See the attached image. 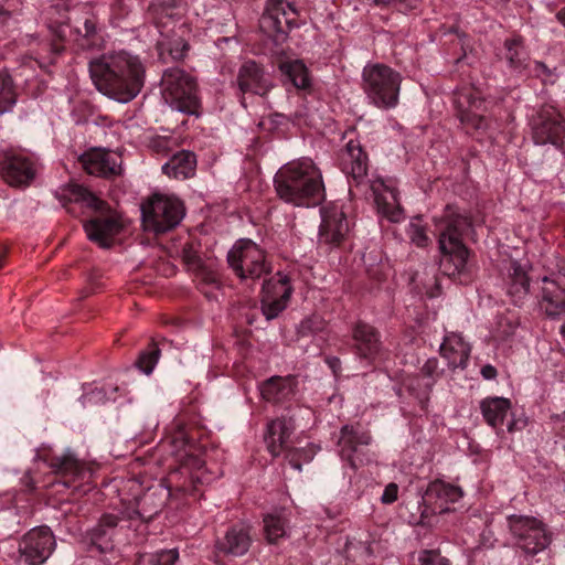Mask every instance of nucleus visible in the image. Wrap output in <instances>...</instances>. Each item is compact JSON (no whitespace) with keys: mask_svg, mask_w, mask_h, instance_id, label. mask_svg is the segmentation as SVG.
I'll return each mask as SVG.
<instances>
[{"mask_svg":"<svg viewBox=\"0 0 565 565\" xmlns=\"http://www.w3.org/2000/svg\"><path fill=\"white\" fill-rule=\"evenodd\" d=\"M326 363L331 369L334 375H337L341 370V361L337 356H327Z\"/></svg>","mask_w":565,"mask_h":565,"instance_id":"obj_53","label":"nucleus"},{"mask_svg":"<svg viewBox=\"0 0 565 565\" xmlns=\"http://www.w3.org/2000/svg\"><path fill=\"white\" fill-rule=\"evenodd\" d=\"M6 264V252L0 254V268H2Z\"/></svg>","mask_w":565,"mask_h":565,"instance_id":"obj_61","label":"nucleus"},{"mask_svg":"<svg viewBox=\"0 0 565 565\" xmlns=\"http://www.w3.org/2000/svg\"><path fill=\"white\" fill-rule=\"evenodd\" d=\"M227 262L243 280L258 279L270 271L265 252L253 241L238 239L227 254Z\"/></svg>","mask_w":565,"mask_h":565,"instance_id":"obj_10","label":"nucleus"},{"mask_svg":"<svg viewBox=\"0 0 565 565\" xmlns=\"http://www.w3.org/2000/svg\"><path fill=\"white\" fill-rule=\"evenodd\" d=\"M160 350L156 343H151L147 350L140 353L136 365L145 374L149 375L158 363Z\"/></svg>","mask_w":565,"mask_h":565,"instance_id":"obj_40","label":"nucleus"},{"mask_svg":"<svg viewBox=\"0 0 565 565\" xmlns=\"http://www.w3.org/2000/svg\"><path fill=\"white\" fill-rule=\"evenodd\" d=\"M532 138L535 145L550 143L565 151V118L553 106L542 107L532 120Z\"/></svg>","mask_w":565,"mask_h":565,"instance_id":"obj_13","label":"nucleus"},{"mask_svg":"<svg viewBox=\"0 0 565 565\" xmlns=\"http://www.w3.org/2000/svg\"><path fill=\"white\" fill-rule=\"evenodd\" d=\"M462 495L463 491L460 487L437 479L428 484L423 501L425 503L435 502L437 507L433 509V512L435 513L436 509H439V513H443L449 510L448 503L458 502Z\"/></svg>","mask_w":565,"mask_h":565,"instance_id":"obj_23","label":"nucleus"},{"mask_svg":"<svg viewBox=\"0 0 565 565\" xmlns=\"http://www.w3.org/2000/svg\"><path fill=\"white\" fill-rule=\"evenodd\" d=\"M458 116L462 124L480 129L484 126V118L480 114L484 100L476 96L471 90H461L456 94L455 99Z\"/></svg>","mask_w":565,"mask_h":565,"instance_id":"obj_22","label":"nucleus"},{"mask_svg":"<svg viewBox=\"0 0 565 565\" xmlns=\"http://www.w3.org/2000/svg\"><path fill=\"white\" fill-rule=\"evenodd\" d=\"M17 103V93L11 76L0 72V114L12 110Z\"/></svg>","mask_w":565,"mask_h":565,"instance_id":"obj_35","label":"nucleus"},{"mask_svg":"<svg viewBox=\"0 0 565 565\" xmlns=\"http://www.w3.org/2000/svg\"><path fill=\"white\" fill-rule=\"evenodd\" d=\"M280 72L299 89L310 86L308 68L300 60L285 61L279 64Z\"/></svg>","mask_w":565,"mask_h":565,"instance_id":"obj_33","label":"nucleus"},{"mask_svg":"<svg viewBox=\"0 0 565 565\" xmlns=\"http://www.w3.org/2000/svg\"><path fill=\"white\" fill-rule=\"evenodd\" d=\"M340 167L356 186H367L371 190L381 217L392 223L404 220V210L399 204L395 181L380 177L369 178L367 156L359 140L351 139L347 142L340 154Z\"/></svg>","mask_w":565,"mask_h":565,"instance_id":"obj_2","label":"nucleus"},{"mask_svg":"<svg viewBox=\"0 0 565 565\" xmlns=\"http://www.w3.org/2000/svg\"><path fill=\"white\" fill-rule=\"evenodd\" d=\"M530 291V279L525 268L516 260L509 267L508 294L515 305H519Z\"/></svg>","mask_w":565,"mask_h":565,"instance_id":"obj_31","label":"nucleus"},{"mask_svg":"<svg viewBox=\"0 0 565 565\" xmlns=\"http://www.w3.org/2000/svg\"><path fill=\"white\" fill-rule=\"evenodd\" d=\"M136 520L125 510L115 513H104L98 523L88 532L90 543L99 552L113 550L115 543L130 541V530H135Z\"/></svg>","mask_w":565,"mask_h":565,"instance_id":"obj_9","label":"nucleus"},{"mask_svg":"<svg viewBox=\"0 0 565 565\" xmlns=\"http://www.w3.org/2000/svg\"><path fill=\"white\" fill-rule=\"evenodd\" d=\"M507 54L505 57L513 68H520L523 66L525 60V53L520 39H511L505 41Z\"/></svg>","mask_w":565,"mask_h":565,"instance_id":"obj_41","label":"nucleus"},{"mask_svg":"<svg viewBox=\"0 0 565 565\" xmlns=\"http://www.w3.org/2000/svg\"><path fill=\"white\" fill-rule=\"evenodd\" d=\"M162 96L172 109L186 115H200L196 82L183 70L174 67L163 73Z\"/></svg>","mask_w":565,"mask_h":565,"instance_id":"obj_7","label":"nucleus"},{"mask_svg":"<svg viewBox=\"0 0 565 565\" xmlns=\"http://www.w3.org/2000/svg\"><path fill=\"white\" fill-rule=\"evenodd\" d=\"M419 565H450L448 558L441 556L438 551L425 550L419 553Z\"/></svg>","mask_w":565,"mask_h":565,"instance_id":"obj_47","label":"nucleus"},{"mask_svg":"<svg viewBox=\"0 0 565 565\" xmlns=\"http://www.w3.org/2000/svg\"><path fill=\"white\" fill-rule=\"evenodd\" d=\"M179 558V553L175 548L162 550L152 554L149 557L151 565H173Z\"/></svg>","mask_w":565,"mask_h":565,"instance_id":"obj_46","label":"nucleus"},{"mask_svg":"<svg viewBox=\"0 0 565 565\" xmlns=\"http://www.w3.org/2000/svg\"><path fill=\"white\" fill-rule=\"evenodd\" d=\"M529 425V418L524 413H512L508 422L507 430L510 434L522 431Z\"/></svg>","mask_w":565,"mask_h":565,"instance_id":"obj_48","label":"nucleus"},{"mask_svg":"<svg viewBox=\"0 0 565 565\" xmlns=\"http://www.w3.org/2000/svg\"><path fill=\"white\" fill-rule=\"evenodd\" d=\"M363 90L369 102L381 109L398 104L402 75L384 64H367L362 72Z\"/></svg>","mask_w":565,"mask_h":565,"instance_id":"obj_6","label":"nucleus"},{"mask_svg":"<svg viewBox=\"0 0 565 565\" xmlns=\"http://www.w3.org/2000/svg\"><path fill=\"white\" fill-rule=\"evenodd\" d=\"M543 281L548 284L542 290V307L551 318L565 317V289L550 281L547 277Z\"/></svg>","mask_w":565,"mask_h":565,"instance_id":"obj_29","label":"nucleus"},{"mask_svg":"<svg viewBox=\"0 0 565 565\" xmlns=\"http://www.w3.org/2000/svg\"><path fill=\"white\" fill-rule=\"evenodd\" d=\"M173 443L179 445V449L172 451V456H174L177 459H194L186 451L188 441L182 433H180L179 436L173 439Z\"/></svg>","mask_w":565,"mask_h":565,"instance_id":"obj_50","label":"nucleus"},{"mask_svg":"<svg viewBox=\"0 0 565 565\" xmlns=\"http://www.w3.org/2000/svg\"><path fill=\"white\" fill-rule=\"evenodd\" d=\"M85 29H86V34L93 33L94 32V24H93V22L87 20L85 22Z\"/></svg>","mask_w":565,"mask_h":565,"instance_id":"obj_59","label":"nucleus"},{"mask_svg":"<svg viewBox=\"0 0 565 565\" xmlns=\"http://www.w3.org/2000/svg\"><path fill=\"white\" fill-rule=\"evenodd\" d=\"M19 562L35 565V529H31L19 543Z\"/></svg>","mask_w":565,"mask_h":565,"instance_id":"obj_38","label":"nucleus"},{"mask_svg":"<svg viewBox=\"0 0 565 565\" xmlns=\"http://www.w3.org/2000/svg\"><path fill=\"white\" fill-rule=\"evenodd\" d=\"M154 497L156 492L148 490L141 497L135 498L134 508H125V511L129 512L136 520L135 531H137L139 526L143 525L145 522L152 520L160 511L162 502L154 503Z\"/></svg>","mask_w":565,"mask_h":565,"instance_id":"obj_27","label":"nucleus"},{"mask_svg":"<svg viewBox=\"0 0 565 565\" xmlns=\"http://www.w3.org/2000/svg\"><path fill=\"white\" fill-rule=\"evenodd\" d=\"M57 198L72 214H75V211L68 206L70 204L95 213L84 223V230L88 239L103 248L110 247L124 230L125 225L119 213L81 184L71 183L63 186Z\"/></svg>","mask_w":565,"mask_h":565,"instance_id":"obj_3","label":"nucleus"},{"mask_svg":"<svg viewBox=\"0 0 565 565\" xmlns=\"http://www.w3.org/2000/svg\"><path fill=\"white\" fill-rule=\"evenodd\" d=\"M322 222L319 228V242L329 247L339 246L349 233V222L338 204L321 210Z\"/></svg>","mask_w":565,"mask_h":565,"instance_id":"obj_15","label":"nucleus"},{"mask_svg":"<svg viewBox=\"0 0 565 565\" xmlns=\"http://www.w3.org/2000/svg\"><path fill=\"white\" fill-rule=\"evenodd\" d=\"M406 234L412 244L417 247H426L430 243L427 231L420 217H414L409 221Z\"/></svg>","mask_w":565,"mask_h":565,"instance_id":"obj_37","label":"nucleus"},{"mask_svg":"<svg viewBox=\"0 0 565 565\" xmlns=\"http://www.w3.org/2000/svg\"><path fill=\"white\" fill-rule=\"evenodd\" d=\"M32 162L23 154H12L2 166V177L11 186H24L33 179Z\"/></svg>","mask_w":565,"mask_h":565,"instance_id":"obj_24","label":"nucleus"},{"mask_svg":"<svg viewBox=\"0 0 565 565\" xmlns=\"http://www.w3.org/2000/svg\"><path fill=\"white\" fill-rule=\"evenodd\" d=\"M559 332H561L562 337L565 339V324H563L561 327Z\"/></svg>","mask_w":565,"mask_h":565,"instance_id":"obj_64","label":"nucleus"},{"mask_svg":"<svg viewBox=\"0 0 565 565\" xmlns=\"http://www.w3.org/2000/svg\"><path fill=\"white\" fill-rule=\"evenodd\" d=\"M420 374L424 376L426 391L431 390L437 379L440 376L439 362L436 358L428 359L420 369Z\"/></svg>","mask_w":565,"mask_h":565,"instance_id":"obj_43","label":"nucleus"},{"mask_svg":"<svg viewBox=\"0 0 565 565\" xmlns=\"http://www.w3.org/2000/svg\"><path fill=\"white\" fill-rule=\"evenodd\" d=\"M179 0H169L168 2H164L167 7H177Z\"/></svg>","mask_w":565,"mask_h":565,"instance_id":"obj_62","label":"nucleus"},{"mask_svg":"<svg viewBox=\"0 0 565 565\" xmlns=\"http://www.w3.org/2000/svg\"><path fill=\"white\" fill-rule=\"evenodd\" d=\"M79 161L84 170L96 177H110L120 173V159L111 151L92 149L81 156Z\"/></svg>","mask_w":565,"mask_h":565,"instance_id":"obj_17","label":"nucleus"},{"mask_svg":"<svg viewBox=\"0 0 565 565\" xmlns=\"http://www.w3.org/2000/svg\"><path fill=\"white\" fill-rule=\"evenodd\" d=\"M146 226L154 233L174 228L185 214L183 203L174 195L154 193L141 207Z\"/></svg>","mask_w":565,"mask_h":565,"instance_id":"obj_8","label":"nucleus"},{"mask_svg":"<svg viewBox=\"0 0 565 565\" xmlns=\"http://www.w3.org/2000/svg\"><path fill=\"white\" fill-rule=\"evenodd\" d=\"M188 50H189V45L182 39H177V40L172 41L168 47L170 56L175 61L183 58L185 56Z\"/></svg>","mask_w":565,"mask_h":565,"instance_id":"obj_49","label":"nucleus"},{"mask_svg":"<svg viewBox=\"0 0 565 565\" xmlns=\"http://www.w3.org/2000/svg\"><path fill=\"white\" fill-rule=\"evenodd\" d=\"M519 323L514 318L502 317L498 321L497 338L507 340L512 337L518 329Z\"/></svg>","mask_w":565,"mask_h":565,"instance_id":"obj_45","label":"nucleus"},{"mask_svg":"<svg viewBox=\"0 0 565 565\" xmlns=\"http://www.w3.org/2000/svg\"><path fill=\"white\" fill-rule=\"evenodd\" d=\"M319 449H320V447H319V446H317V445H311V446H310L311 455H312V456H315Z\"/></svg>","mask_w":565,"mask_h":565,"instance_id":"obj_63","label":"nucleus"},{"mask_svg":"<svg viewBox=\"0 0 565 565\" xmlns=\"http://www.w3.org/2000/svg\"><path fill=\"white\" fill-rule=\"evenodd\" d=\"M118 387L108 385L92 387L82 395L81 402L84 406L102 405L109 401H116Z\"/></svg>","mask_w":565,"mask_h":565,"instance_id":"obj_34","label":"nucleus"},{"mask_svg":"<svg viewBox=\"0 0 565 565\" xmlns=\"http://www.w3.org/2000/svg\"><path fill=\"white\" fill-rule=\"evenodd\" d=\"M264 527L268 542L274 543L285 534V522L278 515L269 514L264 518Z\"/></svg>","mask_w":565,"mask_h":565,"instance_id":"obj_42","label":"nucleus"},{"mask_svg":"<svg viewBox=\"0 0 565 565\" xmlns=\"http://www.w3.org/2000/svg\"><path fill=\"white\" fill-rule=\"evenodd\" d=\"M480 373L484 380H494L498 375L497 369L491 364H486L481 367Z\"/></svg>","mask_w":565,"mask_h":565,"instance_id":"obj_52","label":"nucleus"},{"mask_svg":"<svg viewBox=\"0 0 565 565\" xmlns=\"http://www.w3.org/2000/svg\"><path fill=\"white\" fill-rule=\"evenodd\" d=\"M352 337L359 358L372 362L380 356L382 345L375 328L364 322H358L353 328Z\"/></svg>","mask_w":565,"mask_h":565,"instance_id":"obj_20","label":"nucleus"},{"mask_svg":"<svg viewBox=\"0 0 565 565\" xmlns=\"http://www.w3.org/2000/svg\"><path fill=\"white\" fill-rule=\"evenodd\" d=\"M439 352L450 369H465L470 356L471 347L461 333L446 332Z\"/></svg>","mask_w":565,"mask_h":565,"instance_id":"obj_19","label":"nucleus"},{"mask_svg":"<svg viewBox=\"0 0 565 565\" xmlns=\"http://www.w3.org/2000/svg\"><path fill=\"white\" fill-rule=\"evenodd\" d=\"M371 436L367 431H359L352 425H344L341 428L338 441L339 455L341 459H352L359 446L369 445Z\"/></svg>","mask_w":565,"mask_h":565,"instance_id":"obj_28","label":"nucleus"},{"mask_svg":"<svg viewBox=\"0 0 565 565\" xmlns=\"http://www.w3.org/2000/svg\"><path fill=\"white\" fill-rule=\"evenodd\" d=\"M291 463V468L295 469V470H298L300 471L301 470V463L300 461H290Z\"/></svg>","mask_w":565,"mask_h":565,"instance_id":"obj_60","label":"nucleus"},{"mask_svg":"<svg viewBox=\"0 0 565 565\" xmlns=\"http://www.w3.org/2000/svg\"><path fill=\"white\" fill-rule=\"evenodd\" d=\"M250 529L245 524H234L214 543L215 556L239 557L245 555L252 545Z\"/></svg>","mask_w":565,"mask_h":565,"instance_id":"obj_16","label":"nucleus"},{"mask_svg":"<svg viewBox=\"0 0 565 565\" xmlns=\"http://www.w3.org/2000/svg\"><path fill=\"white\" fill-rule=\"evenodd\" d=\"M554 422H565V411L562 414H556L552 416Z\"/></svg>","mask_w":565,"mask_h":565,"instance_id":"obj_58","label":"nucleus"},{"mask_svg":"<svg viewBox=\"0 0 565 565\" xmlns=\"http://www.w3.org/2000/svg\"><path fill=\"white\" fill-rule=\"evenodd\" d=\"M262 310L267 320L278 317L285 310L292 294L290 279L277 273L263 285Z\"/></svg>","mask_w":565,"mask_h":565,"instance_id":"obj_14","label":"nucleus"},{"mask_svg":"<svg viewBox=\"0 0 565 565\" xmlns=\"http://www.w3.org/2000/svg\"><path fill=\"white\" fill-rule=\"evenodd\" d=\"M307 117H308V111H307L306 107L295 111V114H294V120L297 124H301V122L307 124Z\"/></svg>","mask_w":565,"mask_h":565,"instance_id":"obj_54","label":"nucleus"},{"mask_svg":"<svg viewBox=\"0 0 565 565\" xmlns=\"http://www.w3.org/2000/svg\"><path fill=\"white\" fill-rule=\"evenodd\" d=\"M297 18L298 10L292 3L286 0H268L259 25L276 42H281L288 31L298 25Z\"/></svg>","mask_w":565,"mask_h":565,"instance_id":"obj_12","label":"nucleus"},{"mask_svg":"<svg viewBox=\"0 0 565 565\" xmlns=\"http://www.w3.org/2000/svg\"><path fill=\"white\" fill-rule=\"evenodd\" d=\"M295 393V380L292 377L275 376L264 382L260 394L267 402L279 403L289 399Z\"/></svg>","mask_w":565,"mask_h":565,"instance_id":"obj_30","label":"nucleus"},{"mask_svg":"<svg viewBox=\"0 0 565 565\" xmlns=\"http://www.w3.org/2000/svg\"><path fill=\"white\" fill-rule=\"evenodd\" d=\"M88 70L97 90L119 103L132 100L145 84L141 60L125 50L92 60Z\"/></svg>","mask_w":565,"mask_h":565,"instance_id":"obj_1","label":"nucleus"},{"mask_svg":"<svg viewBox=\"0 0 565 565\" xmlns=\"http://www.w3.org/2000/svg\"><path fill=\"white\" fill-rule=\"evenodd\" d=\"M326 328V320L321 316L312 315L301 320L297 333L300 337H310L323 332Z\"/></svg>","mask_w":565,"mask_h":565,"instance_id":"obj_39","label":"nucleus"},{"mask_svg":"<svg viewBox=\"0 0 565 565\" xmlns=\"http://www.w3.org/2000/svg\"><path fill=\"white\" fill-rule=\"evenodd\" d=\"M179 473L189 475V483L184 482L180 486L184 492L196 491V483H204L211 480L210 477L205 476V461H182L181 466L170 473V481L172 482Z\"/></svg>","mask_w":565,"mask_h":565,"instance_id":"obj_32","label":"nucleus"},{"mask_svg":"<svg viewBox=\"0 0 565 565\" xmlns=\"http://www.w3.org/2000/svg\"><path fill=\"white\" fill-rule=\"evenodd\" d=\"M57 462H58V465H56L54 467L57 468L58 470H64V469H68L71 467H73L78 461H66V460H63V461H57Z\"/></svg>","mask_w":565,"mask_h":565,"instance_id":"obj_56","label":"nucleus"},{"mask_svg":"<svg viewBox=\"0 0 565 565\" xmlns=\"http://www.w3.org/2000/svg\"><path fill=\"white\" fill-rule=\"evenodd\" d=\"M511 407V401L505 397H486L480 402V411L484 422L494 428L498 435L504 433L503 420Z\"/></svg>","mask_w":565,"mask_h":565,"instance_id":"obj_25","label":"nucleus"},{"mask_svg":"<svg viewBox=\"0 0 565 565\" xmlns=\"http://www.w3.org/2000/svg\"><path fill=\"white\" fill-rule=\"evenodd\" d=\"M398 494V486L394 482L388 483L382 495H381V502L383 504H392L397 500Z\"/></svg>","mask_w":565,"mask_h":565,"instance_id":"obj_51","label":"nucleus"},{"mask_svg":"<svg viewBox=\"0 0 565 565\" xmlns=\"http://www.w3.org/2000/svg\"><path fill=\"white\" fill-rule=\"evenodd\" d=\"M508 525L516 546L525 554L536 555L551 542L544 523L534 516L512 514L508 516Z\"/></svg>","mask_w":565,"mask_h":565,"instance_id":"obj_11","label":"nucleus"},{"mask_svg":"<svg viewBox=\"0 0 565 565\" xmlns=\"http://www.w3.org/2000/svg\"><path fill=\"white\" fill-rule=\"evenodd\" d=\"M556 19L565 28V6L557 11Z\"/></svg>","mask_w":565,"mask_h":565,"instance_id":"obj_57","label":"nucleus"},{"mask_svg":"<svg viewBox=\"0 0 565 565\" xmlns=\"http://www.w3.org/2000/svg\"><path fill=\"white\" fill-rule=\"evenodd\" d=\"M435 225L441 255L440 270L449 277L465 274L469 250L462 242V235L470 225L468 217L457 206L448 205L440 217H435Z\"/></svg>","mask_w":565,"mask_h":565,"instance_id":"obj_5","label":"nucleus"},{"mask_svg":"<svg viewBox=\"0 0 565 565\" xmlns=\"http://www.w3.org/2000/svg\"><path fill=\"white\" fill-rule=\"evenodd\" d=\"M196 157L193 152L182 150L174 153L163 166L162 172L169 178L184 180L194 175Z\"/></svg>","mask_w":565,"mask_h":565,"instance_id":"obj_26","label":"nucleus"},{"mask_svg":"<svg viewBox=\"0 0 565 565\" xmlns=\"http://www.w3.org/2000/svg\"><path fill=\"white\" fill-rule=\"evenodd\" d=\"M529 72L540 78L543 83H554L556 79L555 68H550L543 62L533 61L526 65Z\"/></svg>","mask_w":565,"mask_h":565,"instance_id":"obj_44","label":"nucleus"},{"mask_svg":"<svg viewBox=\"0 0 565 565\" xmlns=\"http://www.w3.org/2000/svg\"><path fill=\"white\" fill-rule=\"evenodd\" d=\"M38 565L44 563L54 552L56 546L55 537L46 525L38 526Z\"/></svg>","mask_w":565,"mask_h":565,"instance_id":"obj_36","label":"nucleus"},{"mask_svg":"<svg viewBox=\"0 0 565 565\" xmlns=\"http://www.w3.org/2000/svg\"><path fill=\"white\" fill-rule=\"evenodd\" d=\"M238 88L243 94L266 95L273 87L271 81L254 61L242 64L237 75Z\"/></svg>","mask_w":565,"mask_h":565,"instance_id":"obj_18","label":"nucleus"},{"mask_svg":"<svg viewBox=\"0 0 565 565\" xmlns=\"http://www.w3.org/2000/svg\"><path fill=\"white\" fill-rule=\"evenodd\" d=\"M277 195L295 206H315L324 199L322 174L309 158L284 164L275 174Z\"/></svg>","mask_w":565,"mask_h":565,"instance_id":"obj_4","label":"nucleus"},{"mask_svg":"<svg viewBox=\"0 0 565 565\" xmlns=\"http://www.w3.org/2000/svg\"><path fill=\"white\" fill-rule=\"evenodd\" d=\"M21 482L23 483V486H24L28 490L32 491V490L34 489V479H33V475H32L30 471H28V472L23 476V478L21 479Z\"/></svg>","mask_w":565,"mask_h":565,"instance_id":"obj_55","label":"nucleus"},{"mask_svg":"<svg viewBox=\"0 0 565 565\" xmlns=\"http://www.w3.org/2000/svg\"><path fill=\"white\" fill-rule=\"evenodd\" d=\"M294 430L295 422L291 417L281 416L267 424L265 443L273 457L281 455Z\"/></svg>","mask_w":565,"mask_h":565,"instance_id":"obj_21","label":"nucleus"}]
</instances>
